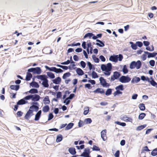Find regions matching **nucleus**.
<instances>
[{
  "label": "nucleus",
  "instance_id": "c85d7f7f",
  "mask_svg": "<svg viewBox=\"0 0 157 157\" xmlns=\"http://www.w3.org/2000/svg\"><path fill=\"white\" fill-rule=\"evenodd\" d=\"M48 81L47 79L44 80L42 83V85L45 87H48L49 86L48 84Z\"/></svg>",
  "mask_w": 157,
  "mask_h": 157
},
{
  "label": "nucleus",
  "instance_id": "052dcab7",
  "mask_svg": "<svg viewBox=\"0 0 157 157\" xmlns=\"http://www.w3.org/2000/svg\"><path fill=\"white\" fill-rule=\"evenodd\" d=\"M83 125V121L80 120L78 123V126L79 127H82Z\"/></svg>",
  "mask_w": 157,
  "mask_h": 157
},
{
  "label": "nucleus",
  "instance_id": "3c124183",
  "mask_svg": "<svg viewBox=\"0 0 157 157\" xmlns=\"http://www.w3.org/2000/svg\"><path fill=\"white\" fill-rule=\"evenodd\" d=\"M96 44L100 47H103L104 46V44L101 41L100 43H96Z\"/></svg>",
  "mask_w": 157,
  "mask_h": 157
},
{
  "label": "nucleus",
  "instance_id": "79ce46f5",
  "mask_svg": "<svg viewBox=\"0 0 157 157\" xmlns=\"http://www.w3.org/2000/svg\"><path fill=\"white\" fill-rule=\"evenodd\" d=\"M112 93V89L111 88H109L107 89L105 93V95L108 96L111 95Z\"/></svg>",
  "mask_w": 157,
  "mask_h": 157
},
{
  "label": "nucleus",
  "instance_id": "58836bf2",
  "mask_svg": "<svg viewBox=\"0 0 157 157\" xmlns=\"http://www.w3.org/2000/svg\"><path fill=\"white\" fill-rule=\"evenodd\" d=\"M135 63H136V62L135 61L132 62L130 64L129 68L131 69L134 68L135 67Z\"/></svg>",
  "mask_w": 157,
  "mask_h": 157
},
{
  "label": "nucleus",
  "instance_id": "0e129e2a",
  "mask_svg": "<svg viewBox=\"0 0 157 157\" xmlns=\"http://www.w3.org/2000/svg\"><path fill=\"white\" fill-rule=\"evenodd\" d=\"M143 44L145 46L147 47L149 45L150 43L148 41H143Z\"/></svg>",
  "mask_w": 157,
  "mask_h": 157
},
{
  "label": "nucleus",
  "instance_id": "f3484780",
  "mask_svg": "<svg viewBox=\"0 0 157 157\" xmlns=\"http://www.w3.org/2000/svg\"><path fill=\"white\" fill-rule=\"evenodd\" d=\"M10 88L13 90H15L16 91L18 90L20 88L19 85H11L10 86Z\"/></svg>",
  "mask_w": 157,
  "mask_h": 157
},
{
  "label": "nucleus",
  "instance_id": "4be33fe9",
  "mask_svg": "<svg viewBox=\"0 0 157 157\" xmlns=\"http://www.w3.org/2000/svg\"><path fill=\"white\" fill-rule=\"evenodd\" d=\"M136 65H135V67L136 68V69H140L141 66V61L140 60H137L136 62V63H135Z\"/></svg>",
  "mask_w": 157,
  "mask_h": 157
},
{
  "label": "nucleus",
  "instance_id": "7c9ffc66",
  "mask_svg": "<svg viewBox=\"0 0 157 157\" xmlns=\"http://www.w3.org/2000/svg\"><path fill=\"white\" fill-rule=\"evenodd\" d=\"M99 80L100 83L103 86V84L105 83V82H106L105 80L102 77H101L99 78Z\"/></svg>",
  "mask_w": 157,
  "mask_h": 157
},
{
  "label": "nucleus",
  "instance_id": "6e6d98bb",
  "mask_svg": "<svg viewBox=\"0 0 157 157\" xmlns=\"http://www.w3.org/2000/svg\"><path fill=\"white\" fill-rule=\"evenodd\" d=\"M55 70V73H61L63 71V70L60 68H56Z\"/></svg>",
  "mask_w": 157,
  "mask_h": 157
},
{
  "label": "nucleus",
  "instance_id": "ea45409f",
  "mask_svg": "<svg viewBox=\"0 0 157 157\" xmlns=\"http://www.w3.org/2000/svg\"><path fill=\"white\" fill-rule=\"evenodd\" d=\"M115 123L123 127L125 126L126 125V124L125 123L121 122L118 121H115Z\"/></svg>",
  "mask_w": 157,
  "mask_h": 157
},
{
  "label": "nucleus",
  "instance_id": "a19ab883",
  "mask_svg": "<svg viewBox=\"0 0 157 157\" xmlns=\"http://www.w3.org/2000/svg\"><path fill=\"white\" fill-rule=\"evenodd\" d=\"M150 83L153 86L157 87V83L153 79H152L151 81H150Z\"/></svg>",
  "mask_w": 157,
  "mask_h": 157
},
{
  "label": "nucleus",
  "instance_id": "774afa93",
  "mask_svg": "<svg viewBox=\"0 0 157 157\" xmlns=\"http://www.w3.org/2000/svg\"><path fill=\"white\" fill-rule=\"evenodd\" d=\"M61 97V93L60 91L58 92L56 94V98H60Z\"/></svg>",
  "mask_w": 157,
  "mask_h": 157
},
{
  "label": "nucleus",
  "instance_id": "b1692460",
  "mask_svg": "<svg viewBox=\"0 0 157 157\" xmlns=\"http://www.w3.org/2000/svg\"><path fill=\"white\" fill-rule=\"evenodd\" d=\"M27 92H29L31 94H35L37 93L38 91V90L36 89L32 88Z\"/></svg>",
  "mask_w": 157,
  "mask_h": 157
},
{
  "label": "nucleus",
  "instance_id": "5701e85b",
  "mask_svg": "<svg viewBox=\"0 0 157 157\" xmlns=\"http://www.w3.org/2000/svg\"><path fill=\"white\" fill-rule=\"evenodd\" d=\"M63 136L61 134L58 135L56 137V141L57 143H59L62 140Z\"/></svg>",
  "mask_w": 157,
  "mask_h": 157
},
{
  "label": "nucleus",
  "instance_id": "49530a36",
  "mask_svg": "<svg viewBox=\"0 0 157 157\" xmlns=\"http://www.w3.org/2000/svg\"><path fill=\"white\" fill-rule=\"evenodd\" d=\"M92 150L93 151H99L100 150V149L98 147L94 145H93V147H92Z\"/></svg>",
  "mask_w": 157,
  "mask_h": 157
},
{
  "label": "nucleus",
  "instance_id": "603ef678",
  "mask_svg": "<svg viewBox=\"0 0 157 157\" xmlns=\"http://www.w3.org/2000/svg\"><path fill=\"white\" fill-rule=\"evenodd\" d=\"M80 64L81 67L82 68H84L86 66V63H85V62H84V61H81L80 62Z\"/></svg>",
  "mask_w": 157,
  "mask_h": 157
},
{
  "label": "nucleus",
  "instance_id": "393cba45",
  "mask_svg": "<svg viewBox=\"0 0 157 157\" xmlns=\"http://www.w3.org/2000/svg\"><path fill=\"white\" fill-rule=\"evenodd\" d=\"M74 125V124L72 123H69L66 126V127L65 128V130H67L72 128Z\"/></svg>",
  "mask_w": 157,
  "mask_h": 157
},
{
  "label": "nucleus",
  "instance_id": "f704fd0d",
  "mask_svg": "<svg viewBox=\"0 0 157 157\" xmlns=\"http://www.w3.org/2000/svg\"><path fill=\"white\" fill-rule=\"evenodd\" d=\"M93 35V33H88L85 34L84 36V38H85L88 37L90 39Z\"/></svg>",
  "mask_w": 157,
  "mask_h": 157
},
{
  "label": "nucleus",
  "instance_id": "8fccbe9b",
  "mask_svg": "<svg viewBox=\"0 0 157 157\" xmlns=\"http://www.w3.org/2000/svg\"><path fill=\"white\" fill-rule=\"evenodd\" d=\"M70 101V100L67 97L64 101L63 103H65L66 105H67L69 104Z\"/></svg>",
  "mask_w": 157,
  "mask_h": 157
},
{
  "label": "nucleus",
  "instance_id": "9b49d317",
  "mask_svg": "<svg viewBox=\"0 0 157 157\" xmlns=\"http://www.w3.org/2000/svg\"><path fill=\"white\" fill-rule=\"evenodd\" d=\"M28 103V101L25 100L24 98L21 99L19 100L17 102V105H22Z\"/></svg>",
  "mask_w": 157,
  "mask_h": 157
},
{
  "label": "nucleus",
  "instance_id": "c03bdc74",
  "mask_svg": "<svg viewBox=\"0 0 157 157\" xmlns=\"http://www.w3.org/2000/svg\"><path fill=\"white\" fill-rule=\"evenodd\" d=\"M92 78H98V76L97 75V73L94 71H93L92 73Z\"/></svg>",
  "mask_w": 157,
  "mask_h": 157
},
{
  "label": "nucleus",
  "instance_id": "c756f323",
  "mask_svg": "<svg viewBox=\"0 0 157 157\" xmlns=\"http://www.w3.org/2000/svg\"><path fill=\"white\" fill-rule=\"evenodd\" d=\"M146 126V124H144L142 125H141L138 126L136 129L137 131H140L145 128Z\"/></svg>",
  "mask_w": 157,
  "mask_h": 157
},
{
  "label": "nucleus",
  "instance_id": "a18cd8bd",
  "mask_svg": "<svg viewBox=\"0 0 157 157\" xmlns=\"http://www.w3.org/2000/svg\"><path fill=\"white\" fill-rule=\"evenodd\" d=\"M116 91L113 93V95L114 96H116L117 94H122V92L121 91H120L119 90H116Z\"/></svg>",
  "mask_w": 157,
  "mask_h": 157
},
{
  "label": "nucleus",
  "instance_id": "aec40b11",
  "mask_svg": "<svg viewBox=\"0 0 157 157\" xmlns=\"http://www.w3.org/2000/svg\"><path fill=\"white\" fill-rule=\"evenodd\" d=\"M77 74L79 76H81L84 74L83 71L80 68H77L76 70Z\"/></svg>",
  "mask_w": 157,
  "mask_h": 157
},
{
  "label": "nucleus",
  "instance_id": "4d7b16f0",
  "mask_svg": "<svg viewBox=\"0 0 157 157\" xmlns=\"http://www.w3.org/2000/svg\"><path fill=\"white\" fill-rule=\"evenodd\" d=\"M54 116L53 115L52 113H49L48 115V121H50L51 120H52L53 117Z\"/></svg>",
  "mask_w": 157,
  "mask_h": 157
},
{
  "label": "nucleus",
  "instance_id": "6e6552de",
  "mask_svg": "<svg viewBox=\"0 0 157 157\" xmlns=\"http://www.w3.org/2000/svg\"><path fill=\"white\" fill-rule=\"evenodd\" d=\"M109 60L115 63L117 62L118 61L117 55L111 56L109 58Z\"/></svg>",
  "mask_w": 157,
  "mask_h": 157
},
{
  "label": "nucleus",
  "instance_id": "4c0bfd02",
  "mask_svg": "<svg viewBox=\"0 0 157 157\" xmlns=\"http://www.w3.org/2000/svg\"><path fill=\"white\" fill-rule=\"evenodd\" d=\"M146 114L144 113H141L138 116V119L140 120H142L145 116Z\"/></svg>",
  "mask_w": 157,
  "mask_h": 157
},
{
  "label": "nucleus",
  "instance_id": "cd10ccee",
  "mask_svg": "<svg viewBox=\"0 0 157 157\" xmlns=\"http://www.w3.org/2000/svg\"><path fill=\"white\" fill-rule=\"evenodd\" d=\"M49 110V107L48 105L44 106L42 108V111L44 113L48 112Z\"/></svg>",
  "mask_w": 157,
  "mask_h": 157
},
{
  "label": "nucleus",
  "instance_id": "423d86ee",
  "mask_svg": "<svg viewBox=\"0 0 157 157\" xmlns=\"http://www.w3.org/2000/svg\"><path fill=\"white\" fill-rule=\"evenodd\" d=\"M121 74L119 72L116 71L113 73V75L111 78V81H114L115 79H117L120 76Z\"/></svg>",
  "mask_w": 157,
  "mask_h": 157
},
{
  "label": "nucleus",
  "instance_id": "37998d69",
  "mask_svg": "<svg viewBox=\"0 0 157 157\" xmlns=\"http://www.w3.org/2000/svg\"><path fill=\"white\" fill-rule=\"evenodd\" d=\"M116 90H124L123 86L122 84L118 86H117L115 88Z\"/></svg>",
  "mask_w": 157,
  "mask_h": 157
},
{
  "label": "nucleus",
  "instance_id": "39448f33",
  "mask_svg": "<svg viewBox=\"0 0 157 157\" xmlns=\"http://www.w3.org/2000/svg\"><path fill=\"white\" fill-rule=\"evenodd\" d=\"M90 149L89 148L87 147L85 148L84 151L81 155L80 156L83 157H90Z\"/></svg>",
  "mask_w": 157,
  "mask_h": 157
},
{
  "label": "nucleus",
  "instance_id": "0eeeda50",
  "mask_svg": "<svg viewBox=\"0 0 157 157\" xmlns=\"http://www.w3.org/2000/svg\"><path fill=\"white\" fill-rule=\"evenodd\" d=\"M32 100L34 101H38L40 98V96L36 94L32 95Z\"/></svg>",
  "mask_w": 157,
  "mask_h": 157
},
{
  "label": "nucleus",
  "instance_id": "f8f14e48",
  "mask_svg": "<svg viewBox=\"0 0 157 157\" xmlns=\"http://www.w3.org/2000/svg\"><path fill=\"white\" fill-rule=\"evenodd\" d=\"M140 78L134 76L132 78L131 81V83H137L140 81Z\"/></svg>",
  "mask_w": 157,
  "mask_h": 157
},
{
  "label": "nucleus",
  "instance_id": "a211bd4d",
  "mask_svg": "<svg viewBox=\"0 0 157 157\" xmlns=\"http://www.w3.org/2000/svg\"><path fill=\"white\" fill-rule=\"evenodd\" d=\"M68 151L72 155H74L76 154V152L75 148L74 147H71L68 149Z\"/></svg>",
  "mask_w": 157,
  "mask_h": 157
},
{
  "label": "nucleus",
  "instance_id": "2f4dec72",
  "mask_svg": "<svg viewBox=\"0 0 157 157\" xmlns=\"http://www.w3.org/2000/svg\"><path fill=\"white\" fill-rule=\"evenodd\" d=\"M140 110L141 111H144L145 110V108L144 104L143 103L140 104L138 106Z\"/></svg>",
  "mask_w": 157,
  "mask_h": 157
},
{
  "label": "nucleus",
  "instance_id": "69168bd1",
  "mask_svg": "<svg viewBox=\"0 0 157 157\" xmlns=\"http://www.w3.org/2000/svg\"><path fill=\"white\" fill-rule=\"evenodd\" d=\"M22 114L23 113L21 111H18L17 113V115L19 117H21Z\"/></svg>",
  "mask_w": 157,
  "mask_h": 157
},
{
  "label": "nucleus",
  "instance_id": "e2e57ef3",
  "mask_svg": "<svg viewBox=\"0 0 157 157\" xmlns=\"http://www.w3.org/2000/svg\"><path fill=\"white\" fill-rule=\"evenodd\" d=\"M70 63L69 60H67V61L61 63V64L63 65H68Z\"/></svg>",
  "mask_w": 157,
  "mask_h": 157
},
{
  "label": "nucleus",
  "instance_id": "5fc2aeb1",
  "mask_svg": "<svg viewBox=\"0 0 157 157\" xmlns=\"http://www.w3.org/2000/svg\"><path fill=\"white\" fill-rule=\"evenodd\" d=\"M106 129H104L102 130L101 132V136H105L106 135Z\"/></svg>",
  "mask_w": 157,
  "mask_h": 157
},
{
  "label": "nucleus",
  "instance_id": "680f3d73",
  "mask_svg": "<svg viewBox=\"0 0 157 157\" xmlns=\"http://www.w3.org/2000/svg\"><path fill=\"white\" fill-rule=\"evenodd\" d=\"M100 59L101 60V61L104 62L105 61V57L102 55H101L99 57Z\"/></svg>",
  "mask_w": 157,
  "mask_h": 157
},
{
  "label": "nucleus",
  "instance_id": "f03ea898",
  "mask_svg": "<svg viewBox=\"0 0 157 157\" xmlns=\"http://www.w3.org/2000/svg\"><path fill=\"white\" fill-rule=\"evenodd\" d=\"M34 108L35 109L34 111L35 112H37L39 109V107L37 105H33L29 107V110L27 112L25 116V118L26 119H29L32 116L31 115L32 114L33 110H31V109Z\"/></svg>",
  "mask_w": 157,
  "mask_h": 157
},
{
  "label": "nucleus",
  "instance_id": "412c9836",
  "mask_svg": "<svg viewBox=\"0 0 157 157\" xmlns=\"http://www.w3.org/2000/svg\"><path fill=\"white\" fill-rule=\"evenodd\" d=\"M61 81V78L59 77H58L54 79L53 80V82L55 84H58Z\"/></svg>",
  "mask_w": 157,
  "mask_h": 157
},
{
  "label": "nucleus",
  "instance_id": "1a4fd4ad",
  "mask_svg": "<svg viewBox=\"0 0 157 157\" xmlns=\"http://www.w3.org/2000/svg\"><path fill=\"white\" fill-rule=\"evenodd\" d=\"M144 53L145 54L147 55V58H152L155 57L156 56V54L155 52L150 53L147 51H144Z\"/></svg>",
  "mask_w": 157,
  "mask_h": 157
},
{
  "label": "nucleus",
  "instance_id": "473e14b6",
  "mask_svg": "<svg viewBox=\"0 0 157 157\" xmlns=\"http://www.w3.org/2000/svg\"><path fill=\"white\" fill-rule=\"evenodd\" d=\"M92 57L94 62L96 63H99V59L95 55H93L92 56Z\"/></svg>",
  "mask_w": 157,
  "mask_h": 157
},
{
  "label": "nucleus",
  "instance_id": "c9c22d12",
  "mask_svg": "<svg viewBox=\"0 0 157 157\" xmlns=\"http://www.w3.org/2000/svg\"><path fill=\"white\" fill-rule=\"evenodd\" d=\"M71 75V73L69 72L63 74V78L65 79L67 77H69Z\"/></svg>",
  "mask_w": 157,
  "mask_h": 157
},
{
  "label": "nucleus",
  "instance_id": "9d476101",
  "mask_svg": "<svg viewBox=\"0 0 157 157\" xmlns=\"http://www.w3.org/2000/svg\"><path fill=\"white\" fill-rule=\"evenodd\" d=\"M41 113V110H40L36 113V114L35 117L34 118V120L35 121H37L39 120L40 118Z\"/></svg>",
  "mask_w": 157,
  "mask_h": 157
},
{
  "label": "nucleus",
  "instance_id": "de8ad7c7",
  "mask_svg": "<svg viewBox=\"0 0 157 157\" xmlns=\"http://www.w3.org/2000/svg\"><path fill=\"white\" fill-rule=\"evenodd\" d=\"M92 121L90 118H87L85 120V122L86 124H89L91 123Z\"/></svg>",
  "mask_w": 157,
  "mask_h": 157
},
{
  "label": "nucleus",
  "instance_id": "bb28decb",
  "mask_svg": "<svg viewBox=\"0 0 157 157\" xmlns=\"http://www.w3.org/2000/svg\"><path fill=\"white\" fill-rule=\"evenodd\" d=\"M45 68L47 70H48L50 71H53L55 72V70L56 67H50L47 66H45Z\"/></svg>",
  "mask_w": 157,
  "mask_h": 157
},
{
  "label": "nucleus",
  "instance_id": "bf43d9fd",
  "mask_svg": "<svg viewBox=\"0 0 157 157\" xmlns=\"http://www.w3.org/2000/svg\"><path fill=\"white\" fill-rule=\"evenodd\" d=\"M136 44L139 47H141L143 45V43L140 41H137L136 42Z\"/></svg>",
  "mask_w": 157,
  "mask_h": 157
},
{
  "label": "nucleus",
  "instance_id": "ddd939ff",
  "mask_svg": "<svg viewBox=\"0 0 157 157\" xmlns=\"http://www.w3.org/2000/svg\"><path fill=\"white\" fill-rule=\"evenodd\" d=\"M36 78L39 79H40L41 80L44 81L47 79V77L45 75H37Z\"/></svg>",
  "mask_w": 157,
  "mask_h": 157
},
{
  "label": "nucleus",
  "instance_id": "20e7f679",
  "mask_svg": "<svg viewBox=\"0 0 157 157\" xmlns=\"http://www.w3.org/2000/svg\"><path fill=\"white\" fill-rule=\"evenodd\" d=\"M131 79L128 76H122L119 79L120 82L122 83H128L129 82Z\"/></svg>",
  "mask_w": 157,
  "mask_h": 157
},
{
  "label": "nucleus",
  "instance_id": "09e8293b",
  "mask_svg": "<svg viewBox=\"0 0 157 157\" xmlns=\"http://www.w3.org/2000/svg\"><path fill=\"white\" fill-rule=\"evenodd\" d=\"M87 64L89 67V69L90 70H91L93 68V67L94 65H93L89 61L87 62Z\"/></svg>",
  "mask_w": 157,
  "mask_h": 157
},
{
  "label": "nucleus",
  "instance_id": "2eb2a0df",
  "mask_svg": "<svg viewBox=\"0 0 157 157\" xmlns=\"http://www.w3.org/2000/svg\"><path fill=\"white\" fill-rule=\"evenodd\" d=\"M43 102L44 104H49L50 102L49 97L48 96H46L44 98Z\"/></svg>",
  "mask_w": 157,
  "mask_h": 157
},
{
  "label": "nucleus",
  "instance_id": "72a5a7b5",
  "mask_svg": "<svg viewBox=\"0 0 157 157\" xmlns=\"http://www.w3.org/2000/svg\"><path fill=\"white\" fill-rule=\"evenodd\" d=\"M151 155L155 156L157 155V148L154 149L151 152Z\"/></svg>",
  "mask_w": 157,
  "mask_h": 157
},
{
  "label": "nucleus",
  "instance_id": "13d9d810",
  "mask_svg": "<svg viewBox=\"0 0 157 157\" xmlns=\"http://www.w3.org/2000/svg\"><path fill=\"white\" fill-rule=\"evenodd\" d=\"M32 95H30L28 96H25V97H24V98L25 100H29L30 99H32Z\"/></svg>",
  "mask_w": 157,
  "mask_h": 157
},
{
  "label": "nucleus",
  "instance_id": "e433bc0d",
  "mask_svg": "<svg viewBox=\"0 0 157 157\" xmlns=\"http://www.w3.org/2000/svg\"><path fill=\"white\" fill-rule=\"evenodd\" d=\"M122 71L124 74H126L128 73V70L127 69L126 65H125L123 66L122 69Z\"/></svg>",
  "mask_w": 157,
  "mask_h": 157
},
{
  "label": "nucleus",
  "instance_id": "f257e3e1",
  "mask_svg": "<svg viewBox=\"0 0 157 157\" xmlns=\"http://www.w3.org/2000/svg\"><path fill=\"white\" fill-rule=\"evenodd\" d=\"M101 68L102 71H105L104 72L105 75L109 76L110 75V71L112 69V65L111 63H107L106 65L102 64L101 65Z\"/></svg>",
  "mask_w": 157,
  "mask_h": 157
},
{
  "label": "nucleus",
  "instance_id": "7ed1b4c3",
  "mask_svg": "<svg viewBox=\"0 0 157 157\" xmlns=\"http://www.w3.org/2000/svg\"><path fill=\"white\" fill-rule=\"evenodd\" d=\"M27 71L29 72H32L34 74H36L38 75L40 74L41 73V69L39 67L30 68Z\"/></svg>",
  "mask_w": 157,
  "mask_h": 157
},
{
  "label": "nucleus",
  "instance_id": "6ab92c4d",
  "mask_svg": "<svg viewBox=\"0 0 157 157\" xmlns=\"http://www.w3.org/2000/svg\"><path fill=\"white\" fill-rule=\"evenodd\" d=\"M30 85L32 87L36 88H38L39 87V86L37 82L34 81H33L30 83Z\"/></svg>",
  "mask_w": 157,
  "mask_h": 157
},
{
  "label": "nucleus",
  "instance_id": "4468645a",
  "mask_svg": "<svg viewBox=\"0 0 157 157\" xmlns=\"http://www.w3.org/2000/svg\"><path fill=\"white\" fill-rule=\"evenodd\" d=\"M94 92L97 93L103 94L105 93V91L103 89L98 88L94 91Z\"/></svg>",
  "mask_w": 157,
  "mask_h": 157
},
{
  "label": "nucleus",
  "instance_id": "338daca9",
  "mask_svg": "<svg viewBox=\"0 0 157 157\" xmlns=\"http://www.w3.org/2000/svg\"><path fill=\"white\" fill-rule=\"evenodd\" d=\"M82 51V49L81 48H77L75 49V51L77 53L81 52Z\"/></svg>",
  "mask_w": 157,
  "mask_h": 157
},
{
  "label": "nucleus",
  "instance_id": "dca6fc26",
  "mask_svg": "<svg viewBox=\"0 0 157 157\" xmlns=\"http://www.w3.org/2000/svg\"><path fill=\"white\" fill-rule=\"evenodd\" d=\"M30 72L28 71L26 73L25 80L27 81H30L32 77V74Z\"/></svg>",
  "mask_w": 157,
  "mask_h": 157
},
{
  "label": "nucleus",
  "instance_id": "864d4df0",
  "mask_svg": "<svg viewBox=\"0 0 157 157\" xmlns=\"http://www.w3.org/2000/svg\"><path fill=\"white\" fill-rule=\"evenodd\" d=\"M149 63L151 66L154 67L155 64V61L153 60H151L149 61Z\"/></svg>",
  "mask_w": 157,
  "mask_h": 157
},
{
  "label": "nucleus",
  "instance_id": "a878e982",
  "mask_svg": "<svg viewBox=\"0 0 157 157\" xmlns=\"http://www.w3.org/2000/svg\"><path fill=\"white\" fill-rule=\"evenodd\" d=\"M47 76L50 78L53 79L55 78L54 74L50 72H48L47 73Z\"/></svg>",
  "mask_w": 157,
  "mask_h": 157
}]
</instances>
